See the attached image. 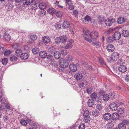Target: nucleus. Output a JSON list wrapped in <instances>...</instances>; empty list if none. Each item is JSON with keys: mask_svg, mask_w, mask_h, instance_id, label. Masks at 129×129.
<instances>
[{"mask_svg": "<svg viewBox=\"0 0 129 129\" xmlns=\"http://www.w3.org/2000/svg\"><path fill=\"white\" fill-rule=\"evenodd\" d=\"M97 111L95 109H94L92 111V114L93 116H95L97 115Z\"/></svg>", "mask_w": 129, "mask_h": 129, "instance_id": "obj_53", "label": "nucleus"}, {"mask_svg": "<svg viewBox=\"0 0 129 129\" xmlns=\"http://www.w3.org/2000/svg\"><path fill=\"white\" fill-rule=\"evenodd\" d=\"M20 57L22 59L25 60L28 58V55L27 53H23L21 54Z\"/></svg>", "mask_w": 129, "mask_h": 129, "instance_id": "obj_17", "label": "nucleus"}, {"mask_svg": "<svg viewBox=\"0 0 129 129\" xmlns=\"http://www.w3.org/2000/svg\"><path fill=\"white\" fill-rule=\"evenodd\" d=\"M55 42L56 43V44H59L61 42L60 38L59 37L56 38L55 40Z\"/></svg>", "mask_w": 129, "mask_h": 129, "instance_id": "obj_45", "label": "nucleus"}, {"mask_svg": "<svg viewBox=\"0 0 129 129\" xmlns=\"http://www.w3.org/2000/svg\"><path fill=\"white\" fill-rule=\"evenodd\" d=\"M59 63L60 66L64 68H67L69 64L66 60L64 58H61L60 59Z\"/></svg>", "mask_w": 129, "mask_h": 129, "instance_id": "obj_1", "label": "nucleus"}, {"mask_svg": "<svg viewBox=\"0 0 129 129\" xmlns=\"http://www.w3.org/2000/svg\"><path fill=\"white\" fill-rule=\"evenodd\" d=\"M89 112L88 111L86 110L85 111L84 113H83V116H84V117H86V116H89Z\"/></svg>", "mask_w": 129, "mask_h": 129, "instance_id": "obj_49", "label": "nucleus"}, {"mask_svg": "<svg viewBox=\"0 0 129 129\" xmlns=\"http://www.w3.org/2000/svg\"><path fill=\"white\" fill-rule=\"evenodd\" d=\"M33 0H23L22 2L23 6H25V5H29L33 3Z\"/></svg>", "mask_w": 129, "mask_h": 129, "instance_id": "obj_7", "label": "nucleus"}, {"mask_svg": "<svg viewBox=\"0 0 129 129\" xmlns=\"http://www.w3.org/2000/svg\"><path fill=\"white\" fill-rule=\"evenodd\" d=\"M113 126V124L112 123L110 122L107 123L106 126V127L108 129H111Z\"/></svg>", "mask_w": 129, "mask_h": 129, "instance_id": "obj_33", "label": "nucleus"}, {"mask_svg": "<svg viewBox=\"0 0 129 129\" xmlns=\"http://www.w3.org/2000/svg\"><path fill=\"white\" fill-rule=\"evenodd\" d=\"M111 117V115L109 113H106L103 115L104 119L106 120H109Z\"/></svg>", "mask_w": 129, "mask_h": 129, "instance_id": "obj_14", "label": "nucleus"}, {"mask_svg": "<svg viewBox=\"0 0 129 129\" xmlns=\"http://www.w3.org/2000/svg\"><path fill=\"white\" fill-rule=\"evenodd\" d=\"M85 127V125L83 124H80L79 126V129H84Z\"/></svg>", "mask_w": 129, "mask_h": 129, "instance_id": "obj_56", "label": "nucleus"}, {"mask_svg": "<svg viewBox=\"0 0 129 129\" xmlns=\"http://www.w3.org/2000/svg\"><path fill=\"white\" fill-rule=\"evenodd\" d=\"M69 6V9L70 10H72L74 9V6L71 2L67 4Z\"/></svg>", "mask_w": 129, "mask_h": 129, "instance_id": "obj_37", "label": "nucleus"}, {"mask_svg": "<svg viewBox=\"0 0 129 129\" xmlns=\"http://www.w3.org/2000/svg\"><path fill=\"white\" fill-rule=\"evenodd\" d=\"M47 11L50 14H52L55 12V10L54 8H50Z\"/></svg>", "mask_w": 129, "mask_h": 129, "instance_id": "obj_27", "label": "nucleus"}, {"mask_svg": "<svg viewBox=\"0 0 129 129\" xmlns=\"http://www.w3.org/2000/svg\"><path fill=\"white\" fill-rule=\"evenodd\" d=\"M97 97L96 94L95 92H93L91 94V98L93 99H96Z\"/></svg>", "mask_w": 129, "mask_h": 129, "instance_id": "obj_50", "label": "nucleus"}, {"mask_svg": "<svg viewBox=\"0 0 129 129\" xmlns=\"http://www.w3.org/2000/svg\"><path fill=\"white\" fill-rule=\"evenodd\" d=\"M20 45L18 43H15L13 46V48L14 49H16L19 47Z\"/></svg>", "mask_w": 129, "mask_h": 129, "instance_id": "obj_38", "label": "nucleus"}, {"mask_svg": "<svg viewBox=\"0 0 129 129\" xmlns=\"http://www.w3.org/2000/svg\"><path fill=\"white\" fill-rule=\"evenodd\" d=\"M84 19L85 20L88 22L90 20L91 18L89 16L86 15L84 18Z\"/></svg>", "mask_w": 129, "mask_h": 129, "instance_id": "obj_54", "label": "nucleus"}, {"mask_svg": "<svg viewBox=\"0 0 129 129\" xmlns=\"http://www.w3.org/2000/svg\"><path fill=\"white\" fill-rule=\"evenodd\" d=\"M22 51L20 49H17L15 51V54L17 56H19L22 54Z\"/></svg>", "mask_w": 129, "mask_h": 129, "instance_id": "obj_24", "label": "nucleus"}, {"mask_svg": "<svg viewBox=\"0 0 129 129\" xmlns=\"http://www.w3.org/2000/svg\"><path fill=\"white\" fill-rule=\"evenodd\" d=\"M92 89L91 87H88L86 89V91L88 94H90L92 92Z\"/></svg>", "mask_w": 129, "mask_h": 129, "instance_id": "obj_47", "label": "nucleus"}, {"mask_svg": "<svg viewBox=\"0 0 129 129\" xmlns=\"http://www.w3.org/2000/svg\"><path fill=\"white\" fill-rule=\"evenodd\" d=\"M118 127L120 129H125L126 126L125 124L122 123L119 124L118 125Z\"/></svg>", "mask_w": 129, "mask_h": 129, "instance_id": "obj_29", "label": "nucleus"}, {"mask_svg": "<svg viewBox=\"0 0 129 129\" xmlns=\"http://www.w3.org/2000/svg\"><path fill=\"white\" fill-rule=\"evenodd\" d=\"M107 49L109 52H112L114 51V47L113 45L110 44L107 46Z\"/></svg>", "mask_w": 129, "mask_h": 129, "instance_id": "obj_12", "label": "nucleus"}, {"mask_svg": "<svg viewBox=\"0 0 129 129\" xmlns=\"http://www.w3.org/2000/svg\"><path fill=\"white\" fill-rule=\"evenodd\" d=\"M119 54L118 53L114 52L112 54L111 57H108L107 58L109 59L110 61H115L119 59Z\"/></svg>", "mask_w": 129, "mask_h": 129, "instance_id": "obj_2", "label": "nucleus"}, {"mask_svg": "<svg viewBox=\"0 0 129 129\" xmlns=\"http://www.w3.org/2000/svg\"><path fill=\"white\" fill-rule=\"evenodd\" d=\"M55 26L56 28L59 29L61 27V25L59 23L57 22L56 23Z\"/></svg>", "mask_w": 129, "mask_h": 129, "instance_id": "obj_57", "label": "nucleus"}, {"mask_svg": "<svg viewBox=\"0 0 129 129\" xmlns=\"http://www.w3.org/2000/svg\"><path fill=\"white\" fill-rule=\"evenodd\" d=\"M88 106L90 107H92L94 104V101L92 99H89L88 101Z\"/></svg>", "mask_w": 129, "mask_h": 129, "instance_id": "obj_20", "label": "nucleus"}, {"mask_svg": "<svg viewBox=\"0 0 129 129\" xmlns=\"http://www.w3.org/2000/svg\"><path fill=\"white\" fill-rule=\"evenodd\" d=\"M115 20L114 19H106L105 21V23L107 26H110L112 25L113 23L115 22Z\"/></svg>", "mask_w": 129, "mask_h": 129, "instance_id": "obj_3", "label": "nucleus"}, {"mask_svg": "<svg viewBox=\"0 0 129 129\" xmlns=\"http://www.w3.org/2000/svg\"><path fill=\"white\" fill-rule=\"evenodd\" d=\"M125 19L124 17H119L117 19V22L119 24H122L125 22Z\"/></svg>", "mask_w": 129, "mask_h": 129, "instance_id": "obj_16", "label": "nucleus"}, {"mask_svg": "<svg viewBox=\"0 0 129 129\" xmlns=\"http://www.w3.org/2000/svg\"><path fill=\"white\" fill-rule=\"evenodd\" d=\"M61 56L60 53L58 51H55L54 53V57L56 59H59Z\"/></svg>", "mask_w": 129, "mask_h": 129, "instance_id": "obj_23", "label": "nucleus"}, {"mask_svg": "<svg viewBox=\"0 0 129 129\" xmlns=\"http://www.w3.org/2000/svg\"><path fill=\"white\" fill-rule=\"evenodd\" d=\"M124 109L123 108H121L119 109L117 111L119 114H121L124 113Z\"/></svg>", "mask_w": 129, "mask_h": 129, "instance_id": "obj_40", "label": "nucleus"}, {"mask_svg": "<svg viewBox=\"0 0 129 129\" xmlns=\"http://www.w3.org/2000/svg\"><path fill=\"white\" fill-rule=\"evenodd\" d=\"M84 34L86 36L88 37H90L91 36V33L87 29H86L84 30L83 31Z\"/></svg>", "mask_w": 129, "mask_h": 129, "instance_id": "obj_26", "label": "nucleus"}, {"mask_svg": "<svg viewBox=\"0 0 129 129\" xmlns=\"http://www.w3.org/2000/svg\"><path fill=\"white\" fill-rule=\"evenodd\" d=\"M47 55V53L45 51H41L39 54L40 56L42 58H45L46 57Z\"/></svg>", "mask_w": 129, "mask_h": 129, "instance_id": "obj_21", "label": "nucleus"}, {"mask_svg": "<svg viewBox=\"0 0 129 129\" xmlns=\"http://www.w3.org/2000/svg\"><path fill=\"white\" fill-rule=\"evenodd\" d=\"M69 68L70 70L73 72L76 71L77 70L76 65L73 63L71 64L70 65Z\"/></svg>", "mask_w": 129, "mask_h": 129, "instance_id": "obj_11", "label": "nucleus"}, {"mask_svg": "<svg viewBox=\"0 0 129 129\" xmlns=\"http://www.w3.org/2000/svg\"><path fill=\"white\" fill-rule=\"evenodd\" d=\"M99 60L100 62L101 63V64L103 65H105V63L104 62V60L103 59L101 58H99Z\"/></svg>", "mask_w": 129, "mask_h": 129, "instance_id": "obj_64", "label": "nucleus"}, {"mask_svg": "<svg viewBox=\"0 0 129 129\" xmlns=\"http://www.w3.org/2000/svg\"><path fill=\"white\" fill-rule=\"evenodd\" d=\"M20 122L21 124L23 125H25L27 124V122L26 121L24 120H21Z\"/></svg>", "mask_w": 129, "mask_h": 129, "instance_id": "obj_48", "label": "nucleus"}, {"mask_svg": "<svg viewBox=\"0 0 129 129\" xmlns=\"http://www.w3.org/2000/svg\"><path fill=\"white\" fill-rule=\"evenodd\" d=\"M112 117L113 119H118L119 118V115L117 113H114L112 115Z\"/></svg>", "mask_w": 129, "mask_h": 129, "instance_id": "obj_28", "label": "nucleus"}, {"mask_svg": "<svg viewBox=\"0 0 129 129\" xmlns=\"http://www.w3.org/2000/svg\"><path fill=\"white\" fill-rule=\"evenodd\" d=\"M3 39L5 41H8L10 39V36L8 34H5L3 36Z\"/></svg>", "mask_w": 129, "mask_h": 129, "instance_id": "obj_15", "label": "nucleus"}, {"mask_svg": "<svg viewBox=\"0 0 129 129\" xmlns=\"http://www.w3.org/2000/svg\"><path fill=\"white\" fill-rule=\"evenodd\" d=\"M62 14L63 13L62 12L58 11L56 13V14L57 17H60L62 16Z\"/></svg>", "mask_w": 129, "mask_h": 129, "instance_id": "obj_39", "label": "nucleus"}, {"mask_svg": "<svg viewBox=\"0 0 129 129\" xmlns=\"http://www.w3.org/2000/svg\"><path fill=\"white\" fill-rule=\"evenodd\" d=\"M121 35L122 36L126 37L129 35V32L128 30H124L122 31Z\"/></svg>", "mask_w": 129, "mask_h": 129, "instance_id": "obj_19", "label": "nucleus"}, {"mask_svg": "<svg viewBox=\"0 0 129 129\" xmlns=\"http://www.w3.org/2000/svg\"><path fill=\"white\" fill-rule=\"evenodd\" d=\"M30 6L32 10H36L37 9V6L35 4H32L30 5Z\"/></svg>", "mask_w": 129, "mask_h": 129, "instance_id": "obj_44", "label": "nucleus"}, {"mask_svg": "<svg viewBox=\"0 0 129 129\" xmlns=\"http://www.w3.org/2000/svg\"><path fill=\"white\" fill-rule=\"evenodd\" d=\"M110 109L112 111L116 110L117 108V106L116 103H112L110 105Z\"/></svg>", "mask_w": 129, "mask_h": 129, "instance_id": "obj_10", "label": "nucleus"}, {"mask_svg": "<svg viewBox=\"0 0 129 129\" xmlns=\"http://www.w3.org/2000/svg\"><path fill=\"white\" fill-rule=\"evenodd\" d=\"M115 29H116V28H110L108 30L105 31L104 32V33L106 35H109L112 33L114 32L115 30Z\"/></svg>", "mask_w": 129, "mask_h": 129, "instance_id": "obj_13", "label": "nucleus"}, {"mask_svg": "<svg viewBox=\"0 0 129 129\" xmlns=\"http://www.w3.org/2000/svg\"><path fill=\"white\" fill-rule=\"evenodd\" d=\"M39 7L41 9H44L46 7V5L44 3H42L39 4Z\"/></svg>", "mask_w": 129, "mask_h": 129, "instance_id": "obj_32", "label": "nucleus"}, {"mask_svg": "<svg viewBox=\"0 0 129 129\" xmlns=\"http://www.w3.org/2000/svg\"><path fill=\"white\" fill-rule=\"evenodd\" d=\"M121 37V35L120 33L118 31H117L114 33L113 38L114 40H117L120 38Z\"/></svg>", "mask_w": 129, "mask_h": 129, "instance_id": "obj_6", "label": "nucleus"}, {"mask_svg": "<svg viewBox=\"0 0 129 129\" xmlns=\"http://www.w3.org/2000/svg\"><path fill=\"white\" fill-rule=\"evenodd\" d=\"M117 64L119 67L121 65H125V63L124 60L122 59H120L117 61Z\"/></svg>", "mask_w": 129, "mask_h": 129, "instance_id": "obj_22", "label": "nucleus"}, {"mask_svg": "<svg viewBox=\"0 0 129 129\" xmlns=\"http://www.w3.org/2000/svg\"><path fill=\"white\" fill-rule=\"evenodd\" d=\"M103 98L105 101H107L109 100V96L107 94H105L103 95Z\"/></svg>", "mask_w": 129, "mask_h": 129, "instance_id": "obj_30", "label": "nucleus"}, {"mask_svg": "<svg viewBox=\"0 0 129 129\" xmlns=\"http://www.w3.org/2000/svg\"><path fill=\"white\" fill-rule=\"evenodd\" d=\"M104 19L103 17L101 16H99L98 17V20L99 22L100 23L104 20Z\"/></svg>", "mask_w": 129, "mask_h": 129, "instance_id": "obj_59", "label": "nucleus"}, {"mask_svg": "<svg viewBox=\"0 0 129 129\" xmlns=\"http://www.w3.org/2000/svg\"><path fill=\"white\" fill-rule=\"evenodd\" d=\"M8 61L7 59L6 58H5L2 60V62L3 65H5L7 64Z\"/></svg>", "mask_w": 129, "mask_h": 129, "instance_id": "obj_46", "label": "nucleus"}, {"mask_svg": "<svg viewBox=\"0 0 129 129\" xmlns=\"http://www.w3.org/2000/svg\"><path fill=\"white\" fill-rule=\"evenodd\" d=\"M6 50V49L4 47L0 48V53H3Z\"/></svg>", "mask_w": 129, "mask_h": 129, "instance_id": "obj_63", "label": "nucleus"}, {"mask_svg": "<svg viewBox=\"0 0 129 129\" xmlns=\"http://www.w3.org/2000/svg\"><path fill=\"white\" fill-rule=\"evenodd\" d=\"M122 122L123 123L126 125H128L129 124V120H128L124 119L123 120Z\"/></svg>", "mask_w": 129, "mask_h": 129, "instance_id": "obj_60", "label": "nucleus"}, {"mask_svg": "<svg viewBox=\"0 0 129 129\" xmlns=\"http://www.w3.org/2000/svg\"><path fill=\"white\" fill-rule=\"evenodd\" d=\"M82 74L80 72L76 73L74 75V77L77 80H80L83 77Z\"/></svg>", "mask_w": 129, "mask_h": 129, "instance_id": "obj_8", "label": "nucleus"}, {"mask_svg": "<svg viewBox=\"0 0 129 129\" xmlns=\"http://www.w3.org/2000/svg\"><path fill=\"white\" fill-rule=\"evenodd\" d=\"M92 45L95 46L96 48H99V43L98 42H93L92 43Z\"/></svg>", "mask_w": 129, "mask_h": 129, "instance_id": "obj_43", "label": "nucleus"}, {"mask_svg": "<svg viewBox=\"0 0 129 129\" xmlns=\"http://www.w3.org/2000/svg\"><path fill=\"white\" fill-rule=\"evenodd\" d=\"M30 126L32 127L34 129L37 128V125L34 123H32L30 124Z\"/></svg>", "mask_w": 129, "mask_h": 129, "instance_id": "obj_61", "label": "nucleus"}, {"mask_svg": "<svg viewBox=\"0 0 129 129\" xmlns=\"http://www.w3.org/2000/svg\"><path fill=\"white\" fill-rule=\"evenodd\" d=\"M86 84V81L84 80H82L79 84L78 85L80 88H82L84 86V85Z\"/></svg>", "mask_w": 129, "mask_h": 129, "instance_id": "obj_31", "label": "nucleus"}, {"mask_svg": "<svg viewBox=\"0 0 129 129\" xmlns=\"http://www.w3.org/2000/svg\"><path fill=\"white\" fill-rule=\"evenodd\" d=\"M99 36V33L96 31H93L91 34L90 37L93 39H96Z\"/></svg>", "mask_w": 129, "mask_h": 129, "instance_id": "obj_4", "label": "nucleus"}, {"mask_svg": "<svg viewBox=\"0 0 129 129\" xmlns=\"http://www.w3.org/2000/svg\"><path fill=\"white\" fill-rule=\"evenodd\" d=\"M78 12L77 10H75L73 12V15L75 17H77L78 16Z\"/></svg>", "mask_w": 129, "mask_h": 129, "instance_id": "obj_62", "label": "nucleus"}, {"mask_svg": "<svg viewBox=\"0 0 129 129\" xmlns=\"http://www.w3.org/2000/svg\"><path fill=\"white\" fill-rule=\"evenodd\" d=\"M96 108L98 110H100L102 109V107L101 104H98L96 106Z\"/></svg>", "mask_w": 129, "mask_h": 129, "instance_id": "obj_58", "label": "nucleus"}, {"mask_svg": "<svg viewBox=\"0 0 129 129\" xmlns=\"http://www.w3.org/2000/svg\"><path fill=\"white\" fill-rule=\"evenodd\" d=\"M53 58V56L52 55H48L47 57V60L48 61H51Z\"/></svg>", "mask_w": 129, "mask_h": 129, "instance_id": "obj_55", "label": "nucleus"}, {"mask_svg": "<svg viewBox=\"0 0 129 129\" xmlns=\"http://www.w3.org/2000/svg\"><path fill=\"white\" fill-rule=\"evenodd\" d=\"M30 38L32 40H35L37 39V37L35 35H32L30 36Z\"/></svg>", "mask_w": 129, "mask_h": 129, "instance_id": "obj_52", "label": "nucleus"}, {"mask_svg": "<svg viewBox=\"0 0 129 129\" xmlns=\"http://www.w3.org/2000/svg\"><path fill=\"white\" fill-rule=\"evenodd\" d=\"M46 11L44 9H42L40 11V14L41 16H43L45 15Z\"/></svg>", "mask_w": 129, "mask_h": 129, "instance_id": "obj_42", "label": "nucleus"}, {"mask_svg": "<svg viewBox=\"0 0 129 129\" xmlns=\"http://www.w3.org/2000/svg\"><path fill=\"white\" fill-rule=\"evenodd\" d=\"M73 46V45L71 43H68L65 45L64 48L66 49H69V48H71Z\"/></svg>", "mask_w": 129, "mask_h": 129, "instance_id": "obj_41", "label": "nucleus"}, {"mask_svg": "<svg viewBox=\"0 0 129 129\" xmlns=\"http://www.w3.org/2000/svg\"><path fill=\"white\" fill-rule=\"evenodd\" d=\"M60 39L61 42L63 43H65L67 41V38L66 36H61Z\"/></svg>", "mask_w": 129, "mask_h": 129, "instance_id": "obj_25", "label": "nucleus"}, {"mask_svg": "<svg viewBox=\"0 0 129 129\" xmlns=\"http://www.w3.org/2000/svg\"><path fill=\"white\" fill-rule=\"evenodd\" d=\"M11 53V51L10 50H5L4 52V54L5 56H7L10 55Z\"/></svg>", "mask_w": 129, "mask_h": 129, "instance_id": "obj_51", "label": "nucleus"}, {"mask_svg": "<svg viewBox=\"0 0 129 129\" xmlns=\"http://www.w3.org/2000/svg\"><path fill=\"white\" fill-rule=\"evenodd\" d=\"M17 59V56L14 55H12L10 57V60L12 61H16Z\"/></svg>", "mask_w": 129, "mask_h": 129, "instance_id": "obj_35", "label": "nucleus"}, {"mask_svg": "<svg viewBox=\"0 0 129 129\" xmlns=\"http://www.w3.org/2000/svg\"><path fill=\"white\" fill-rule=\"evenodd\" d=\"M43 42L45 44L48 43L50 42V40L49 37H45L42 38Z\"/></svg>", "mask_w": 129, "mask_h": 129, "instance_id": "obj_18", "label": "nucleus"}, {"mask_svg": "<svg viewBox=\"0 0 129 129\" xmlns=\"http://www.w3.org/2000/svg\"><path fill=\"white\" fill-rule=\"evenodd\" d=\"M62 26L64 28H66L68 30V29H69L70 26L69 22L68 21H66L64 22Z\"/></svg>", "mask_w": 129, "mask_h": 129, "instance_id": "obj_9", "label": "nucleus"}, {"mask_svg": "<svg viewBox=\"0 0 129 129\" xmlns=\"http://www.w3.org/2000/svg\"><path fill=\"white\" fill-rule=\"evenodd\" d=\"M90 120V116H86V117H84V121L86 123H87L89 122Z\"/></svg>", "mask_w": 129, "mask_h": 129, "instance_id": "obj_36", "label": "nucleus"}, {"mask_svg": "<svg viewBox=\"0 0 129 129\" xmlns=\"http://www.w3.org/2000/svg\"><path fill=\"white\" fill-rule=\"evenodd\" d=\"M39 49L38 48H34L32 50V51L34 53L36 54L38 53L39 51Z\"/></svg>", "mask_w": 129, "mask_h": 129, "instance_id": "obj_34", "label": "nucleus"}, {"mask_svg": "<svg viewBox=\"0 0 129 129\" xmlns=\"http://www.w3.org/2000/svg\"><path fill=\"white\" fill-rule=\"evenodd\" d=\"M118 70L120 72L123 73L125 72L127 70V67L125 64L119 66Z\"/></svg>", "mask_w": 129, "mask_h": 129, "instance_id": "obj_5", "label": "nucleus"}]
</instances>
